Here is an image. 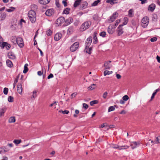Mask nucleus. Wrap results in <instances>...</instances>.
Returning <instances> with one entry per match:
<instances>
[{"label":"nucleus","instance_id":"nucleus-14","mask_svg":"<svg viewBox=\"0 0 160 160\" xmlns=\"http://www.w3.org/2000/svg\"><path fill=\"white\" fill-rule=\"evenodd\" d=\"M7 15L5 12H1L0 13V21H3L4 20L6 17Z\"/></svg>","mask_w":160,"mask_h":160},{"label":"nucleus","instance_id":"nucleus-50","mask_svg":"<svg viewBox=\"0 0 160 160\" xmlns=\"http://www.w3.org/2000/svg\"><path fill=\"white\" fill-rule=\"evenodd\" d=\"M80 3L76 1L74 4V7L75 8L77 7L80 4Z\"/></svg>","mask_w":160,"mask_h":160},{"label":"nucleus","instance_id":"nucleus-39","mask_svg":"<svg viewBox=\"0 0 160 160\" xmlns=\"http://www.w3.org/2000/svg\"><path fill=\"white\" fill-rule=\"evenodd\" d=\"M98 101L96 100H95L93 101H92L90 102V104L91 106H93L94 104H96L98 103Z\"/></svg>","mask_w":160,"mask_h":160},{"label":"nucleus","instance_id":"nucleus-44","mask_svg":"<svg viewBox=\"0 0 160 160\" xmlns=\"http://www.w3.org/2000/svg\"><path fill=\"white\" fill-rule=\"evenodd\" d=\"M8 88H4L3 90V93L4 94L7 95V94L8 92Z\"/></svg>","mask_w":160,"mask_h":160},{"label":"nucleus","instance_id":"nucleus-5","mask_svg":"<svg viewBox=\"0 0 160 160\" xmlns=\"http://www.w3.org/2000/svg\"><path fill=\"white\" fill-rule=\"evenodd\" d=\"M125 22H124L122 24L120 25L117 28V32L118 33V36H120L122 34L123 32L122 26L124 25H125Z\"/></svg>","mask_w":160,"mask_h":160},{"label":"nucleus","instance_id":"nucleus-52","mask_svg":"<svg viewBox=\"0 0 160 160\" xmlns=\"http://www.w3.org/2000/svg\"><path fill=\"white\" fill-rule=\"evenodd\" d=\"M157 40V38L153 37V38H151L150 39V41L151 42H154L156 41Z\"/></svg>","mask_w":160,"mask_h":160},{"label":"nucleus","instance_id":"nucleus-51","mask_svg":"<svg viewBox=\"0 0 160 160\" xmlns=\"http://www.w3.org/2000/svg\"><path fill=\"white\" fill-rule=\"evenodd\" d=\"M108 93L106 92L103 94L102 97L104 99H106L107 98Z\"/></svg>","mask_w":160,"mask_h":160},{"label":"nucleus","instance_id":"nucleus-56","mask_svg":"<svg viewBox=\"0 0 160 160\" xmlns=\"http://www.w3.org/2000/svg\"><path fill=\"white\" fill-rule=\"evenodd\" d=\"M62 3L64 4L65 7H66L67 6V2L66 1L63 0L62 1Z\"/></svg>","mask_w":160,"mask_h":160},{"label":"nucleus","instance_id":"nucleus-40","mask_svg":"<svg viewBox=\"0 0 160 160\" xmlns=\"http://www.w3.org/2000/svg\"><path fill=\"white\" fill-rule=\"evenodd\" d=\"M21 142V139L20 140H14L13 142L14 143L16 144H19Z\"/></svg>","mask_w":160,"mask_h":160},{"label":"nucleus","instance_id":"nucleus-31","mask_svg":"<svg viewBox=\"0 0 160 160\" xmlns=\"http://www.w3.org/2000/svg\"><path fill=\"white\" fill-rule=\"evenodd\" d=\"M101 2V0H97L95 1L92 3V6H95L98 5V3Z\"/></svg>","mask_w":160,"mask_h":160},{"label":"nucleus","instance_id":"nucleus-53","mask_svg":"<svg viewBox=\"0 0 160 160\" xmlns=\"http://www.w3.org/2000/svg\"><path fill=\"white\" fill-rule=\"evenodd\" d=\"M83 107L86 109H87L88 107V105L85 103H83Z\"/></svg>","mask_w":160,"mask_h":160},{"label":"nucleus","instance_id":"nucleus-12","mask_svg":"<svg viewBox=\"0 0 160 160\" xmlns=\"http://www.w3.org/2000/svg\"><path fill=\"white\" fill-rule=\"evenodd\" d=\"M54 13V10L53 9H49L47 10L45 12L46 15L48 16H51Z\"/></svg>","mask_w":160,"mask_h":160},{"label":"nucleus","instance_id":"nucleus-21","mask_svg":"<svg viewBox=\"0 0 160 160\" xmlns=\"http://www.w3.org/2000/svg\"><path fill=\"white\" fill-rule=\"evenodd\" d=\"M8 57L12 59H14L15 58V56L14 54L12 52H9L8 54Z\"/></svg>","mask_w":160,"mask_h":160},{"label":"nucleus","instance_id":"nucleus-49","mask_svg":"<svg viewBox=\"0 0 160 160\" xmlns=\"http://www.w3.org/2000/svg\"><path fill=\"white\" fill-rule=\"evenodd\" d=\"M85 50H86V52L88 53L89 54H91V51L92 50V48L90 47L89 48V49H88L87 48L86 49H85Z\"/></svg>","mask_w":160,"mask_h":160},{"label":"nucleus","instance_id":"nucleus-19","mask_svg":"<svg viewBox=\"0 0 160 160\" xmlns=\"http://www.w3.org/2000/svg\"><path fill=\"white\" fill-rule=\"evenodd\" d=\"M160 90V89L158 88L157 89H156L154 92L152 93V96L151 97V98L150 100H149V102H150L154 98L155 96L157 94V93Z\"/></svg>","mask_w":160,"mask_h":160},{"label":"nucleus","instance_id":"nucleus-2","mask_svg":"<svg viewBox=\"0 0 160 160\" xmlns=\"http://www.w3.org/2000/svg\"><path fill=\"white\" fill-rule=\"evenodd\" d=\"M91 22L90 21L85 22L81 26L80 28V31H83L88 29L90 26Z\"/></svg>","mask_w":160,"mask_h":160},{"label":"nucleus","instance_id":"nucleus-47","mask_svg":"<svg viewBox=\"0 0 160 160\" xmlns=\"http://www.w3.org/2000/svg\"><path fill=\"white\" fill-rule=\"evenodd\" d=\"M52 32L51 31L50 29L46 31L47 35L48 36H50L52 34Z\"/></svg>","mask_w":160,"mask_h":160},{"label":"nucleus","instance_id":"nucleus-15","mask_svg":"<svg viewBox=\"0 0 160 160\" xmlns=\"http://www.w3.org/2000/svg\"><path fill=\"white\" fill-rule=\"evenodd\" d=\"M62 35L61 33H57L55 35L54 39L55 40L58 41L61 38Z\"/></svg>","mask_w":160,"mask_h":160},{"label":"nucleus","instance_id":"nucleus-28","mask_svg":"<svg viewBox=\"0 0 160 160\" xmlns=\"http://www.w3.org/2000/svg\"><path fill=\"white\" fill-rule=\"evenodd\" d=\"M17 38L15 36L12 37L11 39L12 42L14 44H16L17 42Z\"/></svg>","mask_w":160,"mask_h":160},{"label":"nucleus","instance_id":"nucleus-42","mask_svg":"<svg viewBox=\"0 0 160 160\" xmlns=\"http://www.w3.org/2000/svg\"><path fill=\"white\" fill-rule=\"evenodd\" d=\"M99 35L102 37H105L106 35V32L104 31L100 33Z\"/></svg>","mask_w":160,"mask_h":160},{"label":"nucleus","instance_id":"nucleus-45","mask_svg":"<svg viewBox=\"0 0 160 160\" xmlns=\"http://www.w3.org/2000/svg\"><path fill=\"white\" fill-rule=\"evenodd\" d=\"M37 92V91H33V94L32 95V97L33 98H35V97H36Z\"/></svg>","mask_w":160,"mask_h":160},{"label":"nucleus","instance_id":"nucleus-24","mask_svg":"<svg viewBox=\"0 0 160 160\" xmlns=\"http://www.w3.org/2000/svg\"><path fill=\"white\" fill-rule=\"evenodd\" d=\"M6 64L9 67L11 68L12 65V62L9 60L8 59L6 60Z\"/></svg>","mask_w":160,"mask_h":160},{"label":"nucleus","instance_id":"nucleus-59","mask_svg":"<svg viewBox=\"0 0 160 160\" xmlns=\"http://www.w3.org/2000/svg\"><path fill=\"white\" fill-rule=\"evenodd\" d=\"M38 49L40 52L41 55L42 56H43V53L42 52V51L39 48H38Z\"/></svg>","mask_w":160,"mask_h":160},{"label":"nucleus","instance_id":"nucleus-16","mask_svg":"<svg viewBox=\"0 0 160 160\" xmlns=\"http://www.w3.org/2000/svg\"><path fill=\"white\" fill-rule=\"evenodd\" d=\"M139 145V143H138L136 142H132L131 144V146L132 149H134L137 148V146Z\"/></svg>","mask_w":160,"mask_h":160},{"label":"nucleus","instance_id":"nucleus-38","mask_svg":"<svg viewBox=\"0 0 160 160\" xmlns=\"http://www.w3.org/2000/svg\"><path fill=\"white\" fill-rule=\"evenodd\" d=\"M97 34V33H96ZM96 33L95 32H94V35L93 37V42L94 43H96L98 41V39L97 38V37L96 35L95 34Z\"/></svg>","mask_w":160,"mask_h":160},{"label":"nucleus","instance_id":"nucleus-7","mask_svg":"<svg viewBox=\"0 0 160 160\" xmlns=\"http://www.w3.org/2000/svg\"><path fill=\"white\" fill-rule=\"evenodd\" d=\"M65 22H66L65 18L63 17H61L57 19L56 23L58 26H61Z\"/></svg>","mask_w":160,"mask_h":160},{"label":"nucleus","instance_id":"nucleus-11","mask_svg":"<svg viewBox=\"0 0 160 160\" xmlns=\"http://www.w3.org/2000/svg\"><path fill=\"white\" fill-rule=\"evenodd\" d=\"M111 62V61L106 62L104 64V66L105 67V69H109L111 68L112 65L110 63Z\"/></svg>","mask_w":160,"mask_h":160},{"label":"nucleus","instance_id":"nucleus-63","mask_svg":"<svg viewBox=\"0 0 160 160\" xmlns=\"http://www.w3.org/2000/svg\"><path fill=\"white\" fill-rule=\"evenodd\" d=\"M120 102L121 104H123L125 103V102L124 101V100L122 99V100L121 99L120 101Z\"/></svg>","mask_w":160,"mask_h":160},{"label":"nucleus","instance_id":"nucleus-62","mask_svg":"<svg viewBox=\"0 0 160 160\" xmlns=\"http://www.w3.org/2000/svg\"><path fill=\"white\" fill-rule=\"evenodd\" d=\"M126 112L124 110H122L120 112V114H125Z\"/></svg>","mask_w":160,"mask_h":160},{"label":"nucleus","instance_id":"nucleus-60","mask_svg":"<svg viewBox=\"0 0 160 160\" xmlns=\"http://www.w3.org/2000/svg\"><path fill=\"white\" fill-rule=\"evenodd\" d=\"M116 77L117 79H119L121 78V76L119 74H116Z\"/></svg>","mask_w":160,"mask_h":160},{"label":"nucleus","instance_id":"nucleus-8","mask_svg":"<svg viewBox=\"0 0 160 160\" xmlns=\"http://www.w3.org/2000/svg\"><path fill=\"white\" fill-rule=\"evenodd\" d=\"M16 43H17L19 46L21 48H22L24 46V44L23 40L20 37H18L17 38Z\"/></svg>","mask_w":160,"mask_h":160},{"label":"nucleus","instance_id":"nucleus-41","mask_svg":"<svg viewBox=\"0 0 160 160\" xmlns=\"http://www.w3.org/2000/svg\"><path fill=\"white\" fill-rule=\"evenodd\" d=\"M115 109V108L113 106H111L108 109V112H110L113 111H114Z\"/></svg>","mask_w":160,"mask_h":160},{"label":"nucleus","instance_id":"nucleus-30","mask_svg":"<svg viewBox=\"0 0 160 160\" xmlns=\"http://www.w3.org/2000/svg\"><path fill=\"white\" fill-rule=\"evenodd\" d=\"M15 121V118L14 117H10L9 119V123H13Z\"/></svg>","mask_w":160,"mask_h":160},{"label":"nucleus","instance_id":"nucleus-23","mask_svg":"<svg viewBox=\"0 0 160 160\" xmlns=\"http://www.w3.org/2000/svg\"><path fill=\"white\" fill-rule=\"evenodd\" d=\"M108 32L110 34H112L114 32L113 29L112 27L109 26L108 28Z\"/></svg>","mask_w":160,"mask_h":160},{"label":"nucleus","instance_id":"nucleus-22","mask_svg":"<svg viewBox=\"0 0 160 160\" xmlns=\"http://www.w3.org/2000/svg\"><path fill=\"white\" fill-rule=\"evenodd\" d=\"M155 5L154 4H152L149 6L148 10L153 11L155 9Z\"/></svg>","mask_w":160,"mask_h":160},{"label":"nucleus","instance_id":"nucleus-58","mask_svg":"<svg viewBox=\"0 0 160 160\" xmlns=\"http://www.w3.org/2000/svg\"><path fill=\"white\" fill-rule=\"evenodd\" d=\"M156 59H157L158 62L160 63V57L158 55L156 57Z\"/></svg>","mask_w":160,"mask_h":160},{"label":"nucleus","instance_id":"nucleus-27","mask_svg":"<svg viewBox=\"0 0 160 160\" xmlns=\"http://www.w3.org/2000/svg\"><path fill=\"white\" fill-rule=\"evenodd\" d=\"M6 111L5 108H2L0 109V117L4 115V114Z\"/></svg>","mask_w":160,"mask_h":160},{"label":"nucleus","instance_id":"nucleus-34","mask_svg":"<svg viewBox=\"0 0 160 160\" xmlns=\"http://www.w3.org/2000/svg\"><path fill=\"white\" fill-rule=\"evenodd\" d=\"M154 142L156 143H160V136L156 137Z\"/></svg>","mask_w":160,"mask_h":160},{"label":"nucleus","instance_id":"nucleus-33","mask_svg":"<svg viewBox=\"0 0 160 160\" xmlns=\"http://www.w3.org/2000/svg\"><path fill=\"white\" fill-rule=\"evenodd\" d=\"M112 71H109L108 70H105L104 72V75L106 76L107 75H109L112 73Z\"/></svg>","mask_w":160,"mask_h":160},{"label":"nucleus","instance_id":"nucleus-20","mask_svg":"<svg viewBox=\"0 0 160 160\" xmlns=\"http://www.w3.org/2000/svg\"><path fill=\"white\" fill-rule=\"evenodd\" d=\"M88 5V3L87 2L85 1L80 5V8L82 9L86 8Z\"/></svg>","mask_w":160,"mask_h":160},{"label":"nucleus","instance_id":"nucleus-18","mask_svg":"<svg viewBox=\"0 0 160 160\" xmlns=\"http://www.w3.org/2000/svg\"><path fill=\"white\" fill-rule=\"evenodd\" d=\"M50 0H39V2L41 4H47L48 3Z\"/></svg>","mask_w":160,"mask_h":160},{"label":"nucleus","instance_id":"nucleus-3","mask_svg":"<svg viewBox=\"0 0 160 160\" xmlns=\"http://www.w3.org/2000/svg\"><path fill=\"white\" fill-rule=\"evenodd\" d=\"M111 147L113 148L118 149L119 150L126 149L128 148L129 146H119L116 144H112L111 145Z\"/></svg>","mask_w":160,"mask_h":160},{"label":"nucleus","instance_id":"nucleus-48","mask_svg":"<svg viewBox=\"0 0 160 160\" xmlns=\"http://www.w3.org/2000/svg\"><path fill=\"white\" fill-rule=\"evenodd\" d=\"M133 12V10L132 9H130L128 11V15L129 17H132V13Z\"/></svg>","mask_w":160,"mask_h":160},{"label":"nucleus","instance_id":"nucleus-46","mask_svg":"<svg viewBox=\"0 0 160 160\" xmlns=\"http://www.w3.org/2000/svg\"><path fill=\"white\" fill-rule=\"evenodd\" d=\"M129 99V97L127 95H125L122 97V99L124 101H127Z\"/></svg>","mask_w":160,"mask_h":160},{"label":"nucleus","instance_id":"nucleus-43","mask_svg":"<svg viewBox=\"0 0 160 160\" xmlns=\"http://www.w3.org/2000/svg\"><path fill=\"white\" fill-rule=\"evenodd\" d=\"M13 98L11 96H10L8 97V100L9 102H13Z\"/></svg>","mask_w":160,"mask_h":160},{"label":"nucleus","instance_id":"nucleus-17","mask_svg":"<svg viewBox=\"0 0 160 160\" xmlns=\"http://www.w3.org/2000/svg\"><path fill=\"white\" fill-rule=\"evenodd\" d=\"M22 84L21 83L18 84L17 87V92L20 94L22 93Z\"/></svg>","mask_w":160,"mask_h":160},{"label":"nucleus","instance_id":"nucleus-35","mask_svg":"<svg viewBox=\"0 0 160 160\" xmlns=\"http://www.w3.org/2000/svg\"><path fill=\"white\" fill-rule=\"evenodd\" d=\"M106 2L107 3H109L111 5H113L115 3H117V2H113V0H107L106 1Z\"/></svg>","mask_w":160,"mask_h":160},{"label":"nucleus","instance_id":"nucleus-25","mask_svg":"<svg viewBox=\"0 0 160 160\" xmlns=\"http://www.w3.org/2000/svg\"><path fill=\"white\" fill-rule=\"evenodd\" d=\"M73 21V19L72 18H69L66 20V23H67V25L70 24L71 22Z\"/></svg>","mask_w":160,"mask_h":160},{"label":"nucleus","instance_id":"nucleus-55","mask_svg":"<svg viewBox=\"0 0 160 160\" xmlns=\"http://www.w3.org/2000/svg\"><path fill=\"white\" fill-rule=\"evenodd\" d=\"M53 77V75L52 73H50L48 77V78L49 79L51 78H52Z\"/></svg>","mask_w":160,"mask_h":160},{"label":"nucleus","instance_id":"nucleus-9","mask_svg":"<svg viewBox=\"0 0 160 160\" xmlns=\"http://www.w3.org/2000/svg\"><path fill=\"white\" fill-rule=\"evenodd\" d=\"M92 41V37H89L87 39L86 42V48L85 49L87 48H88L89 46L91 45Z\"/></svg>","mask_w":160,"mask_h":160},{"label":"nucleus","instance_id":"nucleus-29","mask_svg":"<svg viewBox=\"0 0 160 160\" xmlns=\"http://www.w3.org/2000/svg\"><path fill=\"white\" fill-rule=\"evenodd\" d=\"M10 9H7L6 11L8 12H13L16 9V8L13 7H10Z\"/></svg>","mask_w":160,"mask_h":160},{"label":"nucleus","instance_id":"nucleus-4","mask_svg":"<svg viewBox=\"0 0 160 160\" xmlns=\"http://www.w3.org/2000/svg\"><path fill=\"white\" fill-rule=\"evenodd\" d=\"M149 22L148 18L147 17H144L142 20V25L143 27L146 28L148 25Z\"/></svg>","mask_w":160,"mask_h":160},{"label":"nucleus","instance_id":"nucleus-26","mask_svg":"<svg viewBox=\"0 0 160 160\" xmlns=\"http://www.w3.org/2000/svg\"><path fill=\"white\" fill-rule=\"evenodd\" d=\"M28 64H25L24 66V69L23 71V73H26L28 70Z\"/></svg>","mask_w":160,"mask_h":160},{"label":"nucleus","instance_id":"nucleus-10","mask_svg":"<svg viewBox=\"0 0 160 160\" xmlns=\"http://www.w3.org/2000/svg\"><path fill=\"white\" fill-rule=\"evenodd\" d=\"M0 46L3 48H4V47H5L7 50L9 49L11 47V46L9 44L5 42H2V43L0 45Z\"/></svg>","mask_w":160,"mask_h":160},{"label":"nucleus","instance_id":"nucleus-36","mask_svg":"<svg viewBox=\"0 0 160 160\" xmlns=\"http://www.w3.org/2000/svg\"><path fill=\"white\" fill-rule=\"evenodd\" d=\"M95 84H92L88 88V90H92L95 88Z\"/></svg>","mask_w":160,"mask_h":160},{"label":"nucleus","instance_id":"nucleus-6","mask_svg":"<svg viewBox=\"0 0 160 160\" xmlns=\"http://www.w3.org/2000/svg\"><path fill=\"white\" fill-rule=\"evenodd\" d=\"M79 46V43L76 42L74 43L70 47V50L72 52H74L78 48Z\"/></svg>","mask_w":160,"mask_h":160},{"label":"nucleus","instance_id":"nucleus-57","mask_svg":"<svg viewBox=\"0 0 160 160\" xmlns=\"http://www.w3.org/2000/svg\"><path fill=\"white\" fill-rule=\"evenodd\" d=\"M69 113V111L68 110H65L63 111V112H62V113L63 114H68Z\"/></svg>","mask_w":160,"mask_h":160},{"label":"nucleus","instance_id":"nucleus-13","mask_svg":"<svg viewBox=\"0 0 160 160\" xmlns=\"http://www.w3.org/2000/svg\"><path fill=\"white\" fill-rule=\"evenodd\" d=\"M118 14L117 12H114L113 13L112 15L110 18L111 22H111L114 21L116 18L118 17Z\"/></svg>","mask_w":160,"mask_h":160},{"label":"nucleus","instance_id":"nucleus-32","mask_svg":"<svg viewBox=\"0 0 160 160\" xmlns=\"http://www.w3.org/2000/svg\"><path fill=\"white\" fill-rule=\"evenodd\" d=\"M70 10V9L68 8H66L65 9L63 12V13H64L65 14H68L69 13V10Z\"/></svg>","mask_w":160,"mask_h":160},{"label":"nucleus","instance_id":"nucleus-54","mask_svg":"<svg viewBox=\"0 0 160 160\" xmlns=\"http://www.w3.org/2000/svg\"><path fill=\"white\" fill-rule=\"evenodd\" d=\"M77 95V93L76 92H74L71 95V98H73V97H75Z\"/></svg>","mask_w":160,"mask_h":160},{"label":"nucleus","instance_id":"nucleus-1","mask_svg":"<svg viewBox=\"0 0 160 160\" xmlns=\"http://www.w3.org/2000/svg\"><path fill=\"white\" fill-rule=\"evenodd\" d=\"M28 15L32 23H34L36 21V14L35 12L32 10H30L29 11Z\"/></svg>","mask_w":160,"mask_h":160},{"label":"nucleus","instance_id":"nucleus-37","mask_svg":"<svg viewBox=\"0 0 160 160\" xmlns=\"http://www.w3.org/2000/svg\"><path fill=\"white\" fill-rule=\"evenodd\" d=\"M1 149L3 150L5 152H6L9 151V149L6 147H2L1 148Z\"/></svg>","mask_w":160,"mask_h":160},{"label":"nucleus","instance_id":"nucleus-64","mask_svg":"<svg viewBox=\"0 0 160 160\" xmlns=\"http://www.w3.org/2000/svg\"><path fill=\"white\" fill-rule=\"evenodd\" d=\"M120 22V20H117V22L115 24V26H117L118 25V24Z\"/></svg>","mask_w":160,"mask_h":160},{"label":"nucleus","instance_id":"nucleus-61","mask_svg":"<svg viewBox=\"0 0 160 160\" xmlns=\"http://www.w3.org/2000/svg\"><path fill=\"white\" fill-rule=\"evenodd\" d=\"M18 78H19V77L17 76V78L16 79H15V80L14 83L16 84L18 82Z\"/></svg>","mask_w":160,"mask_h":160}]
</instances>
